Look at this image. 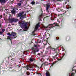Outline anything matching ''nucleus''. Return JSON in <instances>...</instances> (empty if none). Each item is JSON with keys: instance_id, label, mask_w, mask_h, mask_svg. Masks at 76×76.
<instances>
[{"instance_id": "obj_1", "label": "nucleus", "mask_w": 76, "mask_h": 76, "mask_svg": "<svg viewBox=\"0 0 76 76\" xmlns=\"http://www.w3.org/2000/svg\"><path fill=\"white\" fill-rule=\"evenodd\" d=\"M24 14V12L23 11L21 12L17 15V17H20V19L21 20H23V19H25L26 18V14L25 13L23 15V14Z\"/></svg>"}, {"instance_id": "obj_2", "label": "nucleus", "mask_w": 76, "mask_h": 76, "mask_svg": "<svg viewBox=\"0 0 76 76\" xmlns=\"http://www.w3.org/2000/svg\"><path fill=\"white\" fill-rule=\"evenodd\" d=\"M51 25H52V26H51V28L54 27V26H59V25H58V23H54L53 24H49L47 26H44V28H48V26H51Z\"/></svg>"}, {"instance_id": "obj_3", "label": "nucleus", "mask_w": 76, "mask_h": 76, "mask_svg": "<svg viewBox=\"0 0 76 76\" xmlns=\"http://www.w3.org/2000/svg\"><path fill=\"white\" fill-rule=\"evenodd\" d=\"M20 25H23V27H24L25 29H27L28 27H27V23H20Z\"/></svg>"}, {"instance_id": "obj_4", "label": "nucleus", "mask_w": 76, "mask_h": 76, "mask_svg": "<svg viewBox=\"0 0 76 76\" xmlns=\"http://www.w3.org/2000/svg\"><path fill=\"white\" fill-rule=\"evenodd\" d=\"M8 0H0V3L2 5H4Z\"/></svg>"}, {"instance_id": "obj_5", "label": "nucleus", "mask_w": 76, "mask_h": 76, "mask_svg": "<svg viewBox=\"0 0 76 76\" xmlns=\"http://www.w3.org/2000/svg\"><path fill=\"white\" fill-rule=\"evenodd\" d=\"M39 24H40V23H38L37 24H36V26L34 28L35 31H37V29H38V28H39V27H40V25H39Z\"/></svg>"}, {"instance_id": "obj_6", "label": "nucleus", "mask_w": 76, "mask_h": 76, "mask_svg": "<svg viewBox=\"0 0 76 76\" xmlns=\"http://www.w3.org/2000/svg\"><path fill=\"white\" fill-rule=\"evenodd\" d=\"M11 36L14 37H12V39L16 38V33L15 32H12L11 33Z\"/></svg>"}, {"instance_id": "obj_7", "label": "nucleus", "mask_w": 76, "mask_h": 76, "mask_svg": "<svg viewBox=\"0 0 76 76\" xmlns=\"http://www.w3.org/2000/svg\"><path fill=\"white\" fill-rule=\"evenodd\" d=\"M46 9L47 11H48L49 8L50 7V5L48 4H46Z\"/></svg>"}, {"instance_id": "obj_8", "label": "nucleus", "mask_w": 76, "mask_h": 76, "mask_svg": "<svg viewBox=\"0 0 76 76\" xmlns=\"http://www.w3.org/2000/svg\"><path fill=\"white\" fill-rule=\"evenodd\" d=\"M48 65V62H45V63H43L42 65H41V67H42L43 66V65H44V66H47Z\"/></svg>"}, {"instance_id": "obj_9", "label": "nucleus", "mask_w": 76, "mask_h": 76, "mask_svg": "<svg viewBox=\"0 0 76 76\" xmlns=\"http://www.w3.org/2000/svg\"><path fill=\"white\" fill-rule=\"evenodd\" d=\"M32 50L34 51V54H36V49L34 47H33L31 49Z\"/></svg>"}, {"instance_id": "obj_10", "label": "nucleus", "mask_w": 76, "mask_h": 76, "mask_svg": "<svg viewBox=\"0 0 76 76\" xmlns=\"http://www.w3.org/2000/svg\"><path fill=\"white\" fill-rule=\"evenodd\" d=\"M9 20L11 23H12L13 22V18H9Z\"/></svg>"}, {"instance_id": "obj_11", "label": "nucleus", "mask_w": 76, "mask_h": 76, "mask_svg": "<svg viewBox=\"0 0 76 76\" xmlns=\"http://www.w3.org/2000/svg\"><path fill=\"white\" fill-rule=\"evenodd\" d=\"M13 22H16L17 21H18V19L17 18H13Z\"/></svg>"}, {"instance_id": "obj_12", "label": "nucleus", "mask_w": 76, "mask_h": 76, "mask_svg": "<svg viewBox=\"0 0 76 76\" xmlns=\"http://www.w3.org/2000/svg\"><path fill=\"white\" fill-rule=\"evenodd\" d=\"M46 76H50V74L48 72H47L46 73Z\"/></svg>"}, {"instance_id": "obj_13", "label": "nucleus", "mask_w": 76, "mask_h": 76, "mask_svg": "<svg viewBox=\"0 0 76 76\" xmlns=\"http://www.w3.org/2000/svg\"><path fill=\"white\" fill-rule=\"evenodd\" d=\"M25 1V0H18V1L21 3H23Z\"/></svg>"}, {"instance_id": "obj_14", "label": "nucleus", "mask_w": 76, "mask_h": 76, "mask_svg": "<svg viewBox=\"0 0 76 76\" xmlns=\"http://www.w3.org/2000/svg\"><path fill=\"white\" fill-rule=\"evenodd\" d=\"M43 17V15L41 14V15H40L39 16V20H41V17Z\"/></svg>"}, {"instance_id": "obj_15", "label": "nucleus", "mask_w": 76, "mask_h": 76, "mask_svg": "<svg viewBox=\"0 0 76 76\" xmlns=\"http://www.w3.org/2000/svg\"><path fill=\"white\" fill-rule=\"evenodd\" d=\"M29 61H31V62H32L34 61V59L32 58H31L29 59Z\"/></svg>"}, {"instance_id": "obj_16", "label": "nucleus", "mask_w": 76, "mask_h": 76, "mask_svg": "<svg viewBox=\"0 0 76 76\" xmlns=\"http://www.w3.org/2000/svg\"><path fill=\"white\" fill-rule=\"evenodd\" d=\"M11 13L12 14H15L16 11L13 10L11 11Z\"/></svg>"}, {"instance_id": "obj_17", "label": "nucleus", "mask_w": 76, "mask_h": 76, "mask_svg": "<svg viewBox=\"0 0 76 76\" xmlns=\"http://www.w3.org/2000/svg\"><path fill=\"white\" fill-rule=\"evenodd\" d=\"M3 7H0V11L3 12Z\"/></svg>"}, {"instance_id": "obj_18", "label": "nucleus", "mask_w": 76, "mask_h": 76, "mask_svg": "<svg viewBox=\"0 0 76 76\" xmlns=\"http://www.w3.org/2000/svg\"><path fill=\"white\" fill-rule=\"evenodd\" d=\"M35 30L32 32V35H33V36H35L36 35L35 34Z\"/></svg>"}, {"instance_id": "obj_19", "label": "nucleus", "mask_w": 76, "mask_h": 76, "mask_svg": "<svg viewBox=\"0 0 76 76\" xmlns=\"http://www.w3.org/2000/svg\"><path fill=\"white\" fill-rule=\"evenodd\" d=\"M7 39H10V41H12V39H10V37L8 36L7 37Z\"/></svg>"}, {"instance_id": "obj_20", "label": "nucleus", "mask_w": 76, "mask_h": 76, "mask_svg": "<svg viewBox=\"0 0 76 76\" xmlns=\"http://www.w3.org/2000/svg\"><path fill=\"white\" fill-rule=\"evenodd\" d=\"M22 5V3H18L17 4V5L19 7V6H21V5Z\"/></svg>"}, {"instance_id": "obj_21", "label": "nucleus", "mask_w": 76, "mask_h": 76, "mask_svg": "<svg viewBox=\"0 0 76 76\" xmlns=\"http://www.w3.org/2000/svg\"><path fill=\"white\" fill-rule=\"evenodd\" d=\"M31 4L32 5H34L35 4V2L34 1H31Z\"/></svg>"}, {"instance_id": "obj_22", "label": "nucleus", "mask_w": 76, "mask_h": 76, "mask_svg": "<svg viewBox=\"0 0 76 76\" xmlns=\"http://www.w3.org/2000/svg\"><path fill=\"white\" fill-rule=\"evenodd\" d=\"M58 55V54H56L55 56H54L53 57V58L54 59L56 58V57H57V56Z\"/></svg>"}, {"instance_id": "obj_23", "label": "nucleus", "mask_w": 76, "mask_h": 76, "mask_svg": "<svg viewBox=\"0 0 76 76\" xmlns=\"http://www.w3.org/2000/svg\"><path fill=\"white\" fill-rule=\"evenodd\" d=\"M34 47H35L36 48H35L36 50L38 48V47H37V45H34Z\"/></svg>"}, {"instance_id": "obj_24", "label": "nucleus", "mask_w": 76, "mask_h": 76, "mask_svg": "<svg viewBox=\"0 0 76 76\" xmlns=\"http://www.w3.org/2000/svg\"><path fill=\"white\" fill-rule=\"evenodd\" d=\"M26 74L27 75H30V73L29 72H26Z\"/></svg>"}, {"instance_id": "obj_25", "label": "nucleus", "mask_w": 76, "mask_h": 76, "mask_svg": "<svg viewBox=\"0 0 76 76\" xmlns=\"http://www.w3.org/2000/svg\"><path fill=\"white\" fill-rule=\"evenodd\" d=\"M26 67H27V68H31V66H29L28 65L26 66Z\"/></svg>"}, {"instance_id": "obj_26", "label": "nucleus", "mask_w": 76, "mask_h": 76, "mask_svg": "<svg viewBox=\"0 0 76 76\" xmlns=\"http://www.w3.org/2000/svg\"><path fill=\"white\" fill-rule=\"evenodd\" d=\"M12 61H15V58H12V59H10Z\"/></svg>"}, {"instance_id": "obj_27", "label": "nucleus", "mask_w": 76, "mask_h": 76, "mask_svg": "<svg viewBox=\"0 0 76 76\" xmlns=\"http://www.w3.org/2000/svg\"><path fill=\"white\" fill-rule=\"evenodd\" d=\"M7 35H8L10 36H12V34H11L10 33H8L7 34Z\"/></svg>"}, {"instance_id": "obj_28", "label": "nucleus", "mask_w": 76, "mask_h": 76, "mask_svg": "<svg viewBox=\"0 0 76 76\" xmlns=\"http://www.w3.org/2000/svg\"><path fill=\"white\" fill-rule=\"evenodd\" d=\"M6 30L5 29H2V33H4L5 31Z\"/></svg>"}, {"instance_id": "obj_29", "label": "nucleus", "mask_w": 76, "mask_h": 76, "mask_svg": "<svg viewBox=\"0 0 76 76\" xmlns=\"http://www.w3.org/2000/svg\"><path fill=\"white\" fill-rule=\"evenodd\" d=\"M36 4H39V2L38 1H36Z\"/></svg>"}, {"instance_id": "obj_30", "label": "nucleus", "mask_w": 76, "mask_h": 76, "mask_svg": "<svg viewBox=\"0 0 76 76\" xmlns=\"http://www.w3.org/2000/svg\"><path fill=\"white\" fill-rule=\"evenodd\" d=\"M74 74H75V73H71V76H74Z\"/></svg>"}, {"instance_id": "obj_31", "label": "nucleus", "mask_w": 76, "mask_h": 76, "mask_svg": "<svg viewBox=\"0 0 76 76\" xmlns=\"http://www.w3.org/2000/svg\"><path fill=\"white\" fill-rule=\"evenodd\" d=\"M1 18H3V15H0V19H1Z\"/></svg>"}, {"instance_id": "obj_32", "label": "nucleus", "mask_w": 76, "mask_h": 76, "mask_svg": "<svg viewBox=\"0 0 76 76\" xmlns=\"http://www.w3.org/2000/svg\"><path fill=\"white\" fill-rule=\"evenodd\" d=\"M3 33L2 31H0V35H2V34Z\"/></svg>"}, {"instance_id": "obj_33", "label": "nucleus", "mask_w": 76, "mask_h": 76, "mask_svg": "<svg viewBox=\"0 0 76 76\" xmlns=\"http://www.w3.org/2000/svg\"><path fill=\"white\" fill-rule=\"evenodd\" d=\"M56 39H57V40H58V39H59V37H56Z\"/></svg>"}, {"instance_id": "obj_34", "label": "nucleus", "mask_w": 76, "mask_h": 76, "mask_svg": "<svg viewBox=\"0 0 76 76\" xmlns=\"http://www.w3.org/2000/svg\"><path fill=\"white\" fill-rule=\"evenodd\" d=\"M57 22H59V23H60V21L58 19L57 20Z\"/></svg>"}, {"instance_id": "obj_35", "label": "nucleus", "mask_w": 76, "mask_h": 76, "mask_svg": "<svg viewBox=\"0 0 76 76\" xmlns=\"http://www.w3.org/2000/svg\"><path fill=\"white\" fill-rule=\"evenodd\" d=\"M58 1H63V0H58Z\"/></svg>"}, {"instance_id": "obj_36", "label": "nucleus", "mask_w": 76, "mask_h": 76, "mask_svg": "<svg viewBox=\"0 0 76 76\" xmlns=\"http://www.w3.org/2000/svg\"><path fill=\"white\" fill-rule=\"evenodd\" d=\"M10 0L11 2H13V1H14V0Z\"/></svg>"}, {"instance_id": "obj_37", "label": "nucleus", "mask_w": 76, "mask_h": 76, "mask_svg": "<svg viewBox=\"0 0 76 76\" xmlns=\"http://www.w3.org/2000/svg\"><path fill=\"white\" fill-rule=\"evenodd\" d=\"M1 25H2V23H1L0 24V28H1Z\"/></svg>"}, {"instance_id": "obj_38", "label": "nucleus", "mask_w": 76, "mask_h": 76, "mask_svg": "<svg viewBox=\"0 0 76 76\" xmlns=\"http://www.w3.org/2000/svg\"><path fill=\"white\" fill-rule=\"evenodd\" d=\"M43 6H44V7H46V4H43Z\"/></svg>"}, {"instance_id": "obj_39", "label": "nucleus", "mask_w": 76, "mask_h": 76, "mask_svg": "<svg viewBox=\"0 0 76 76\" xmlns=\"http://www.w3.org/2000/svg\"><path fill=\"white\" fill-rule=\"evenodd\" d=\"M10 57H11V58L12 57V56H11L9 57H8V59H9L10 58Z\"/></svg>"}, {"instance_id": "obj_40", "label": "nucleus", "mask_w": 76, "mask_h": 76, "mask_svg": "<svg viewBox=\"0 0 76 76\" xmlns=\"http://www.w3.org/2000/svg\"><path fill=\"white\" fill-rule=\"evenodd\" d=\"M10 4H13V2H11V1Z\"/></svg>"}, {"instance_id": "obj_41", "label": "nucleus", "mask_w": 76, "mask_h": 76, "mask_svg": "<svg viewBox=\"0 0 76 76\" xmlns=\"http://www.w3.org/2000/svg\"><path fill=\"white\" fill-rule=\"evenodd\" d=\"M73 68H74V67H73L72 68V72H73V71H75V69H73Z\"/></svg>"}, {"instance_id": "obj_42", "label": "nucleus", "mask_w": 76, "mask_h": 76, "mask_svg": "<svg viewBox=\"0 0 76 76\" xmlns=\"http://www.w3.org/2000/svg\"><path fill=\"white\" fill-rule=\"evenodd\" d=\"M39 51V50L38 49L36 51V52H38Z\"/></svg>"}, {"instance_id": "obj_43", "label": "nucleus", "mask_w": 76, "mask_h": 76, "mask_svg": "<svg viewBox=\"0 0 76 76\" xmlns=\"http://www.w3.org/2000/svg\"><path fill=\"white\" fill-rule=\"evenodd\" d=\"M37 42H35V43H37H37H38V40H37Z\"/></svg>"}, {"instance_id": "obj_44", "label": "nucleus", "mask_w": 76, "mask_h": 76, "mask_svg": "<svg viewBox=\"0 0 76 76\" xmlns=\"http://www.w3.org/2000/svg\"><path fill=\"white\" fill-rule=\"evenodd\" d=\"M41 40H40L39 42V43H41Z\"/></svg>"}, {"instance_id": "obj_45", "label": "nucleus", "mask_w": 76, "mask_h": 76, "mask_svg": "<svg viewBox=\"0 0 76 76\" xmlns=\"http://www.w3.org/2000/svg\"><path fill=\"white\" fill-rule=\"evenodd\" d=\"M51 61H53V59H51V60H50Z\"/></svg>"}, {"instance_id": "obj_46", "label": "nucleus", "mask_w": 76, "mask_h": 76, "mask_svg": "<svg viewBox=\"0 0 76 76\" xmlns=\"http://www.w3.org/2000/svg\"><path fill=\"white\" fill-rule=\"evenodd\" d=\"M66 0V1H69V0Z\"/></svg>"}, {"instance_id": "obj_47", "label": "nucleus", "mask_w": 76, "mask_h": 76, "mask_svg": "<svg viewBox=\"0 0 76 76\" xmlns=\"http://www.w3.org/2000/svg\"><path fill=\"white\" fill-rule=\"evenodd\" d=\"M53 51H55V49H54V48H53Z\"/></svg>"}, {"instance_id": "obj_48", "label": "nucleus", "mask_w": 76, "mask_h": 76, "mask_svg": "<svg viewBox=\"0 0 76 76\" xmlns=\"http://www.w3.org/2000/svg\"><path fill=\"white\" fill-rule=\"evenodd\" d=\"M3 15H4V16H5V13H4L3 14Z\"/></svg>"}, {"instance_id": "obj_49", "label": "nucleus", "mask_w": 76, "mask_h": 76, "mask_svg": "<svg viewBox=\"0 0 76 76\" xmlns=\"http://www.w3.org/2000/svg\"><path fill=\"white\" fill-rule=\"evenodd\" d=\"M52 1H55V0H53Z\"/></svg>"}, {"instance_id": "obj_50", "label": "nucleus", "mask_w": 76, "mask_h": 76, "mask_svg": "<svg viewBox=\"0 0 76 76\" xmlns=\"http://www.w3.org/2000/svg\"><path fill=\"white\" fill-rule=\"evenodd\" d=\"M29 68H27V70H28V69H29Z\"/></svg>"}, {"instance_id": "obj_51", "label": "nucleus", "mask_w": 76, "mask_h": 76, "mask_svg": "<svg viewBox=\"0 0 76 76\" xmlns=\"http://www.w3.org/2000/svg\"><path fill=\"white\" fill-rule=\"evenodd\" d=\"M49 60V58L47 59V60Z\"/></svg>"}, {"instance_id": "obj_52", "label": "nucleus", "mask_w": 76, "mask_h": 76, "mask_svg": "<svg viewBox=\"0 0 76 76\" xmlns=\"http://www.w3.org/2000/svg\"><path fill=\"white\" fill-rule=\"evenodd\" d=\"M38 55H40V53H38Z\"/></svg>"}, {"instance_id": "obj_53", "label": "nucleus", "mask_w": 76, "mask_h": 76, "mask_svg": "<svg viewBox=\"0 0 76 76\" xmlns=\"http://www.w3.org/2000/svg\"><path fill=\"white\" fill-rule=\"evenodd\" d=\"M51 20H52L51 18Z\"/></svg>"}, {"instance_id": "obj_54", "label": "nucleus", "mask_w": 76, "mask_h": 76, "mask_svg": "<svg viewBox=\"0 0 76 76\" xmlns=\"http://www.w3.org/2000/svg\"><path fill=\"white\" fill-rule=\"evenodd\" d=\"M66 3H67V2H65V4H66Z\"/></svg>"}, {"instance_id": "obj_55", "label": "nucleus", "mask_w": 76, "mask_h": 76, "mask_svg": "<svg viewBox=\"0 0 76 76\" xmlns=\"http://www.w3.org/2000/svg\"><path fill=\"white\" fill-rule=\"evenodd\" d=\"M33 59V61L34 60H35V58H34V59Z\"/></svg>"}, {"instance_id": "obj_56", "label": "nucleus", "mask_w": 76, "mask_h": 76, "mask_svg": "<svg viewBox=\"0 0 76 76\" xmlns=\"http://www.w3.org/2000/svg\"><path fill=\"white\" fill-rule=\"evenodd\" d=\"M69 8H71V7L70 6L69 7Z\"/></svg>"}, {"instance_id": "obj_57", "label": "nucleus", "mask_w": 76, "mask_h": 76, "mask_svg": "<svg viewBox=\"0 0 76 76\" xmlns=\"http://www.w3.org/2000/svg\"><path fill=\"white\" fill-rule=\"evenodd\" d=\"M49 4V3H48V4Z\"/></svg>"}, {"instance_id": "obj_58", "label": "nucleus", "mask_w": 76, "mask_h": 76, "mask_svg": "<svg viewBox=\"0 0 76 76\" xmlns=\"http://www.w3.org/2000/svg\"><path fill=\"white\" fill-rule=\"evenodd\" d=\"M49 61H51V60H49Z\"/></svg>"}, {"instance_id": "obj_59", "label": "nucleus", "mask_w": 76, "mask_h": 76, "mask_svg": "<svg viewBox=\"0 0 76 76\" xmlns=\"http://www.w3.org/2000/svg\"><path fill=\"white\" fill-rule=\"evenodd\" d=\"M37 75H38V74H39V73H38L37 72Z\"/></svg>"}, {"instance_id": "obj_60", "label": "nucleus", "mask_w": 76, "mask_h": 76, "mask_svg": "<svg viewBox=\"0 0 76 76\" xmlns=\"http://www.w3.org/2000/svg\"><path fill=\"white\" fill-rule=\"evenodd\" d=\"M38 47H40V45H38Z\"/></svg>"}, {"instance_id": "obj_61", "label": "nucleus", "mask_w": 76, "mask_h": 76, "mask_svg": "<svg viewBox=\"0 0 76 76\" xmlns=\"http://www.w3.org/2000/svg\"><path fill=\"white\" fill-rule=\"evenodd\" d=\"M5 10L6 11H7V9H5Z\"/></svg>"}, {"instance_id": "obj_62", "label": "nucleus", "mask_w": 76, "mask_h": 76, "mask_svg": "<svg viewBox=\"0 0 76 76\" xmlns=\"http://www.w3.org/2000/svg\"><path fill=\"white\" fill-rule=\"evenodd\" d=\"M58 16H60V15H58Z\"/></svg>"}, {"instance_id": "obj_63", "label": "nucleus", "mask_w": 76, "mask_h": 76, "mask_svg": "<svg viewBox=\"0 0 76 76\" xmlns=\"http://www.w3.org/2000/svg\"><path fill=\"white\" fill-rule=\"evenodd\" d=\"M1 22V20H0V23Z\"/></svg>"}, {"instance_id": "obj_64", "label": "nucleus", "mask_w": 76, "mask_h": 76, "mask_svg": "<svg viewBox=\"0 0 76 76\" xmlns=\"http://www.w3.org/2000/svg\"><path fill=\"white\" fill-rule=\"evenodd\" d=\"M54 18H56V17H54Z\"/></svg>"}]
</instances>
